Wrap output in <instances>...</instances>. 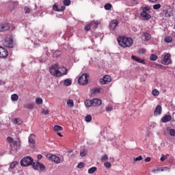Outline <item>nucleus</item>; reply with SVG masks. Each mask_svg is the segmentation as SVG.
<instances>
[{
	"label": "nucleus",
	"instance_id": "f257e3e1",
	"mask_svg": "<svg viewBox=\"0 0 175 175\" xmlns=\"http://www.w3.org/2000/svg\"><path fill=\"white\" fill-rule=\"evenodd\" d=\"M62 72L59 71V66L58 64H55L52 65L49 68V72L52 76H55V77H61V76H65V75H68V69L66 68H62Z\"/></svg>",
	"mask_w": 175,
	"mask_h": 175
},
{
	"label": "nucleus",
	"instance_id": "f03ea898",
	"mask_svg": "<svg viewBox=\"0 0 175 175\" xmlns=\"http://www.w3.org/2000/svg\"><path fill=\"white\" fill-rule=\"evenodd\" d=\"M118 43L120 47L126 49V47H131L133 44V39L126 36H119L117 38Z\"/></svg>",
	"mask_w": 175,
	"mask_h": 175
},
{
	"label": "nucleus",
	"instance_id": "7ed1b4c3",
	"mask_svg": "<svg viewBox=\"0 0 175 175\" xmlns=\"http://www.w3.org/2000/svg\"><path fill=\"white\" fill-rule=\"evenodd\" d=\"M102 105V100L99 98H94L93 100H86L85 101V106L86 107H96V106H100Z\"/></svg>",
	"mask_w": 175,
	"mask_h": 175
},
{
	"label": "nucleus",
	"instance_id": "20e7f679",
	"mask_svg": "<svg viewBox=\"0 0 175 175\" xmlns=\"http://www.w3.org/2000/svg\"><path fill=\"white\" fill-rule=\"evenodd\" d=\"M3 44L5 47H8L9 49H13V47H14V43L13 42V38L10 35L5 36Z\"/></svg>",
	"mask_w": 175,
	"mask_h": 175
},
{
	"label": "nucleus",
	"instance_id": "39448f33",
	"mask_svg": "<svg viewBox=\"0 0 175 175\" xmlns=\"http://www.w3.org/2000/svg\"><path fill=\"white\" fill-rule=\"evenodd\" d=\"M150 10H151V8H150V6L142 8V12H141V17L144 18V20H150V18H151V14H150V13H151V12H150Z\"/></svg>",
	"mask_w": 175,
	"mask_h": 175
},
{
	"label": "nucleus",
	"instance_id": "423d86ee",
	"mask_svg": "<svg viewBox=\"0 0 175 175\" xmlns=\"http://www.w3.org/2000/svg\"><path fill=\"white\" fill-rule=\"evenodd\" d=\"M33 163V159L31 157H25L23 158L21 161V166H31Z\"/></svg>",
	"mask_w": 175,
	"mask_h": 175
},
{
	"label": "nucleus",
	"instance_id": "0eeeda50",
	"mask_svg": "<svg viewBox=\"0 0 175 175\" xmlns=\"http://www.w3.org/2000/svg\"><path fill=\"white\" fill-rule=\"evenodd\" d=\"M78 83L81 85H85V84L88 83V74H83L81 77H79L78 79Z\"/></svg>",
	"mask_w": 175,
	"mask_h": 175
},
{
	"label": "nucleus",
	"instance_id": "6e6552de",
	"mask_svg": "<svg viewBox=\"0 0 175 175\" xmlns=\"http://www.w3.org/2000/svg\"><path fill=\"white\" fill-rule=\"evenodd\" d=\"M47 159L49 161H52V162H55V163H61V159L56 156L55 154H46Z\"/></svg>",
	"mask_w": 175,
	"mask_h": 175
},
{
	"label": "nucleus",
	"instance_id": "1a4fd4ad",
	"mask_svg": "<svg viewBox=\"0 0 175 175\" xmlns=\"http://www.w3.org/2000/svg\"><path fill=\"white\" fill-rule=\"evenodd\" d=\"M10 29V23L8 22L0 23V32H5Z\"/></svg>",
	"mask_w": 175,
	"mask_h": 175
},
{
	"label": "nucleus",
	"instance_id": "9d476101",
	"mask_svg": "<svg viewBox=\"0 0 175 175\" xmlns=\"http://www.w3.org/2000/svg\"><path fill=\"white\" fill-rule=\"evenodd\" d=\"M170 54L166 53L164 55L163 59L161 60V64L163 65H170L172 64V59H170Z\"/></svg>",
	"mask_w": 175,
	"mask_h": 175
},
{
	"label": "nucleus",
	"instance_id": "9b49d317",
	"mask_svg": "<svg viewBox=\"0 0 175 175\" xmlns=\"http://www.w3.org/2000/svg\"><path fill=\"white\" fill-rule=\"evenodd\" d=\"M100 84H109L111 81V77L109 75H105L103 79L99 80Z\"/></svg>",
	"mask_w": 175,
	"mask_h": 175
},
{
	"label": "nucleus",
	"instance_id": "f8f14e48",
	"mask_svg": "<svg viewBox=\"0 0 175 175\" xmlns=\"http://www.w3.org/2000/svg\"><path fill=\"white\" fill-rule=\"evenodd\" d=\"M9 55V52L5 48L0 46V58H6Z\"/></svg>",
	"mask_w": 175,
	"mask_h": 175
},
{
	"label": "nucleus",
	"instance_id": "ddd939ff",
	"mask_svg": "<svg viewBox=\"0 0 175 175\" xmlns=\"http://www.w3.org/2000/svg\"><path fill=\"white\" fill-rule=\"evenodd\" d=\"M118 21L113 20L109 23V29L111 31H116V28H117V25H118Z\"/></svg>",
	"mask_w": 175,
	"mask_h": 175
},
{
	"label": "nucleus",
	"instance_id": "4468645a",
	"mask_svg": "<svg viewBox=\"0 0 175 175\" xmlns=\"http://www.w3.org/2000/svg\"><path fill=\"white\" fill-rule=\"evenodd\" d=\"M131 58H132V59H133V61H135L136 62H138L139 64H143V65H146V61L144 59L137 57V56L132 55Z\"/></svg>",
	"mask_w": 175,
	"mask_h": 175
},
{
	"label": "nucleus",
	"instance_id": "2eb2a0df",
	"mask_svg": "<svg viewBox=\"0 0 175 175\" xmlns=\"http://www.w3.org/2000/svg\"><path fill=\"white\" fill-rule=\"evenodd\" d=\"M100 91H102V88H94L90 90L92 95H97V94H100Z\"/></svg>",
	"mask_w": 175,
	"mask_h": 175
},
{
	"label": "nucleus",
	"instance_id": "dca6fc26",
	"mask_svg": "<svg viewBox=\"0 0 175 175\" xmlns=\"http://www.w3.org/2000/svg\"><path fill=\"white\" fill-rule=\"evenodd\" d=\"M151 39V35L148 33H144L142 35V40H145L147 42V40H150Z\"/></svg>",
	"mask_w": 175,
	"mask_h": 175
},
{
	"label": "nucleus",
	"instance_id": "f3484780",
	"mask_svg": "<svg viewBox=\"0 0 175 175\" xmlns=\"http://www.w3.org/2000/svg\"><path fill=\"white\" fill-rule=\"evenodd\" d=\"M172 120V116L170 115H165L163 118H161L162 122H169Z\"/></svg>",
	"mask_w": 175,
	"mask_h": 175
},
{
	"label": "nucleus",
	"instance_id": "a211bd4d",
	"mask_svg": "<svg viewBox=\"0 0 175 175\" xmlns=\"http://www.w3.org/2000/svg\"><path fill=\"white\" fill-rule=\"evenodd\" d=\"M17 165H18V162L17 161H13L9 167V171L12 172V169H14V167H16V166H17Z\"/></svg>",
	"mask_w": 175,
	"mask_h": 175
},
{
	"label": "nucleus",
	"instance_id": "6ab92c4d",
	"mask_svg": "<svg viewBox=\"0 0 175 175\" xmlns=\"http://www.w3.org/2000/svg\"><path fill=\"white\" fill-rule=\"evenodd\" d=\"M96 170H98V168H96V167H92L88 170V173L89 174H94V173H95Z\"/></svg>",
	"mask_w": 175,
	"mask_h": 175
},
{
	"label": "nucleus",
	"instance_id": "aec40b11",
	"mask_svg": "<svg viewBox=\"0 0 175 175\" xmlns=\"http://www.w3.org/2000/svg\"><path fill=\"white\" fill-rule=\"evenodd\" d=\"M11 100H12V102H17V100H18V95L16 94H12L11 96Z\"/></svg>",
	"mask_w": 175,
	"mask_h": 175
},
{
	"label": "nucleus",
	"instance_id": "412c9836",
	"mask_svg": "<svg viewBox=\"0 0 175 175\" xmlns=\"http://www.w3.org/2000/svg\"><path fill=\"white\" fill-rule=\"evenodd\" d=\"M53 129L55 131V132H59V131H64V128H62V126H59V125H56L53 127Z\"/></svg>",
	"mask_w": 175,
	"mask_h": 175
},
{
	"label": "nucleus",
	"instance_id": "4be33fe9",
	"mask_svg": "<svg viewBox=\"0 0 175 175\" xmlns=\"http://www.w3.org/2000/svg\"><path fill=\"white\" fill-rule=\"evenodd\" d=\"M14 124H17V125H21L23 124V120L20 118H15L14 119Z\"/></svg>",
	"mask_w": 175,
	"mask_h": 175
},
{
	"label": "nucleus",
	"instance_id": "5701e85b",
	"mask_svg": "<svg viewBox=\"0 0 175 175\" xmlns=\"http://www.w3.org/2000/svg\"><path fill=\"white\" fill-rule=\"evenodd\" d=\"M164 41L165 43H172V42H173V38L171 36H167L165 38Z\"/></svg>",
	"mask_w": 175,
	"mask_h": 175
},
{
	"label": "nucleus",
	"instance_id": "b1692460",
	"mask_svg": "<svg viewBox=\"0 0 175 175\" xmlns=\"http://www.w3.org/2000/svg\"><path fill=\"white\" fill-rule=\"evenodd\" d=\"M38 169H40V172H44V170H46V167L44 166V165H43V163H40V164H38Z\"/></svg>",
	"mask_w": 175,
	"mask_h": 175
},
{
	"label": "nucleus",
	"instance_id": "393cba45",
	"mask_svg": "<svg viewBox=\"0 0 175 175\" xmlns=\"http://www.w3.org/2000/svg\"><path fill=\"white\" fill-rule=\"evenodd\" d=\"M32 167L34 169V170H39V165H40V163H32Z\"/></svg>",
	"mask_w": 175,
	"mask_h": 175
},
{
	"label": "nucleus",
	"instance_id": "a878e982",
	"mask_svg": "<svg viewBox=\"0 0 175 175\" xmlns=\"http://www.w3.org/2000/svg\"><path fill=\"white\" fill-rule=\"evenodd\" d=\"M64 85H66V87H69V85H72V80L70 79L64 80Z\"/></svg>",
	"mask_w": 175,
	"mask_h": 175
},
{
	"label": "nucleus",
	"instance_id": "bb28decb",
	"mask_svg": "<svg viewBox=\"0 0 175 175\" xmlns=\"http://www.w3.org/2000/svg\"><path fill=\"white\" fill-rule=\"evenodd\" d=\"M85 121H86V122H91V121H92V116L91 115L86 116Z\"/></svg>",
	"mask_w": 175,
	"mask_h": 175
},
{
	"label": "nucleus",
	"instance_id": "cd10ccee",
	"mask_svg": "<svg viewBox=\"0 0 175 175\" xmlns=\"http://www.w3.org/2000/svg\"><path fill=\"white\" fill-rule=\"evenodd\" d=\"M150 61H157V59H158V56L155 54H152L150 55Z\"/></svg>",
	"mask_w": 175,
	"mask_h": 175
},
{
	"label": "nucleus",
	"instance_id": "c85d7f7f",
	"mask_svg": "<svg viewBox=\"0 0 175 175\" xmlns=\"http://www.w3.org/2000/svg\"><path fill=\"white\" fill-rule=\"evenodd\" d=\"M74 105L75 104H74L73 100L72 99H69L67 101V105L68 106V107H73Z\"/></svg>",
	"mask_w": 175,
	"mask_h": 175
},
{
	"label": "nucleus",
	"instance_id": "c756f323",
	"mask_svg": "<svg viewBox=\"0 0 175 175\" xmlns=\"http://www.w3.org/2000/svg\"><path fill=\"white\" fill-rule=\"evenodd\" d=\"M152 94L154 96H158L159 95V90L154 89L152 91Z\"/></svg>",
	"mask_w": 175,
	"mask_h": 175
},
{
	"label": "nucleus",
	"instance_id": "7c9ffc66",
	"mask_svg": "<svg viewBox=\"0 0 175 175\" xmlns=\"http://www.w3.org/2000/svg\"><path fill=\"white\" fill-rule=\"evenodd\" d=\"M36 103L37 105H42V103H43V99H42V98H36Z\"/></svg>",
	"mask_w": 175,
	"mask_h": 175
},
{
	"label": "nucleus",
	"instance_id": "2f4dec72",
	"mask_svg": "<svg viewBox=\"0 0 175 175\" xmlns=\"http://www.w3.org/2000/svg\"><path fill=\"white\" fill-rule=\"evenodd\" d=\"M61 54H62V52L60 51H55L53 53V57H59V55H61Z\"/></svg>",
	"mask_w": 175,
	"mask_h": 175
},
{
	"label": "nucleus",
	"instance_id": "473e14b6",
	"mask_svg": "<svg viewBox=\"0 0 175 175\" xmlns=\"http://www.w3.org/2000/svg\"><path fill=\"white\" fill-rule=\"evenodd\" d=\"M71 1L70 0H64L63 1V5H64V6H69V5H70Z\"/></svg>",
	"mask_w": 175,
	"mask_h": 175
},
{
	"label": "nucleus",
	"instance_id": "72a5a7b5",
	"mask_svg": "<svg viewBox=\"0 0 175 175\" xmlns=\"http://www.w3.org/2000/svg\"><path fill=\"white\" fill-rule=\"evenodd\" d=\"M111 7H112V5L110 3H107L104 6L105 10H110V9H111Z\"/></svg>",
	"mask_w": 175,
	"mask_h": 175
},
{
	"label": "nucleus",
	"instance_id": "f704fd0d",
	"mask_svg": "<svg viewBox=\"0 0 175 175\" xmlns=\"http://www.w3.org/2000/svg\"><path fill=\"white\" fill-rule=\"evenodd\" d=\"M163 14H164V17H170V12L167 10L163 11Z\"/></svg>",
	"mask_w": 175,
	"mask_h": 175
},
{
	"label": "nucleus",
	"instance_id": "c9c22d12",
	"mask_svg": "<svg viewBox=\"0 0 175 175\" xmlns=\"http://www.w3.org/2000/svg\"><path fill=\"white\" fill-rule=\"evenodd\" d=\"M24 10H25V13L26 14L31 12V8H29V7H28V6H25V7L24 8Z\"/></svg>",
	"mask_w": 175,
	"mask_h": 175
},
{
	"label": "nucleus",
	"instance_id": "e433bc0d",
	"mask_svg": "<svg viewBox=\"0 0 175 175\" xmlns=\"http://www.w3.org/2000/svg\"><path fill=\"white\" fill-rule=\"evenodd\" d=\"M29 143L31 144H35V139L32 138V136L29 137Z\"/></svg>",
	"mask_w": 175,
	"mask_h": 175
},
{
	"label": "nucleus",
	"instance_id": "4c0bfd02",
	"mask_svg": "<svg viewBox=\"0 0 175 175\" xmlns=\"http://www.w3.org/2000/svg\"><path fill=\"white\" fill-rule=\"evenodd\" d=\"M104 166L107 168L111 167V163L107 161L104 163Z\"/></svg>",
	"mask_w": 175,
	"mask_h": 175
},
{
	"label": "nucleus",
	"instance_id": "58836bf2",
	"mask_svg": "<svg viewBox=\"0 0 175 175\" xmlns=\"http://www.w3.org/2000/svg\"><path fill=\"white\" fill-rule=\"evenodd\" d=\"M107 159H109V157H107V154H105L101 157L100 161L103 162L104 161H107Z\"/></svg>",
	"mask_w": 175,
	"mask_h": 175
},
{
	"label": "nucleus",
	"instance_id": "ea45409f",
	"mask_svg": "<svg viewBox=\"0 0 175 175\" xmlns=\"http://www.w3.org/2000/svg\"><path fill=\"white\" fill-rule=\"evenodd\" d=\"M50 113V111H49V110H42L41 111V114L42 116H47L49 113Z\"/></svg>",
	"mask_w": 175,
	"mask_h": 175
},
{
	"label": "nucleus",
	"instance_id": "a19ab883",
	"mask_svg": "<svg viewBox=\"0 0 175 175\" xmlns=\"http://www.w3.org/2000/svg\"><path fill=\"white\" fill-rule=\"evenodd\" d=\"M167 157H169V154L166 155H163L160 161H161V162H163V161H166V159H167Z\"/></svg>",
	"mask_w": 175,
	"mask_h": 175
},
{
	"label": "nucleus",
	"instance_id": "79ce46f5",
	"mask_svg": "<svg viewBox=\"0 0 175 175\" xmlns=\"http://www.w3.org/2000/svg\"><path fill=\"white\" fill-rule=\"evenodd\" d=\"M153 9L154 10H158V9H161V4H155L153 5Z\"/></svg>",
	"mask_w": 175,
	"mask_h": 175
},
{
	"label": "nucleus",
	"instance_id": "37998d69",
	"mask_svg": "<svg viewBox=\"0 0 175 175\" xmlns=\"http://www.w3.org/2000/svg\"><path fill=\"white\" fill-rule=\"evenodd\" d=\"M162 111L161 110H154V116H159V114H161Z\"/></svg>",
	"mask_w": 175,
	"mask_h": 175
},
{
	"label": "nucleus",
	"instance_id": "c03bdc74",
	"mask_svg": "<svg viewBox=\"0 0 175 175\" xmlns=\"http://www.w3.org/2000/svg\"><path fill=\"white\" fill-rule=\"evenodd\" d=\"M143 159V157L139 156L138 157L134 158V162H137L139 161H142Z\"/></svg>",
	"mask_w": 175,
	"mask_h": 175
},
{
	"label": "nucleus",
	"instance_id": "a18cd8bd",
	"mask_svg": "<svg viewBox=\"0 0 175 175\" xmlns=\"http://www.w3.org/2000/svg\"><path fill=\"white\" fill-rule=\"evenodd\" d=\"M14 146H16V148H20V141H15L14 142Z\"/></svg>",
	"mask_w": 175,
	"mask_h": 175
},
{
	"label": "nucleus",
	"instance_id": "49530a36",
	"mask_svg": "<svg viewBox=\"0 0 175 175\" xmlns=\"http://www.w3.org/2000/svg\"><path fill=\"white\" fill-rule=\"evenodd\" d=\"M170 167H160L161 172H165V170H170Z\"/></svg>",
	"mask_w": 175,
	"mask_h": 175
},
{
	"label": "nucleus",
	"instance_id": "de8ad7c7",
	"mask_svg": "<svg viewBox=\"0 0 175 175\" xmlns=\"http://www.w3.org/2000/svg\"><path fill=\"white\" fill-rule=\"evenodd\" d=\"M53 10H55V12H59L60 11L59 8H58V5H57L55 4L53 5Z\"/></svg>",
	"mask_w": 175,
	"mask_h": 175
},
{
	"label": "nucleus",
	"instance_id": "09e8293b",
	"mask_svg": "<svg viewBox=\"0 0 175 175\" xmlns=\"http://www.w3.org/2000/svg\"><path fill=\"white\" fill-rule=\"evenodd\" d=\"M80 155L81 157H85V155H87V152H85V150H81Z\"/></svg>",
	"mask_w": 175,
	"mask_h": 175
},
{
	"label": "nucleus",
	"instance_id": "8fccbe9b",
	"mask_svg": "<svg viewBox=\"0 0 175 175\" xmlns=\"http://www.w3.org/2000/svg\"><path fill=\"white\" fill-rule=\"evenodd\" d=\"M77 167L78 169H82V167H84V163H79L77 165Z\"/></svg>",
	"mask_w": 175,
	"mask_h": 175
},
{
	"label": "nucleus",
	"instance_id": "3c124183",
	"mask_svg": "<svg viewBox=\"0 0 175 175\" xmlns=\"http://www.w3.org/2000/svg\"><path fill=\"white\" fill-rule=\"evenodd\" d=\"M90 25H92V27H94V28H96L98 27V23L93 21L90 23Z\"/></svg>",
	"mask_w": 175,
	"mask_h": 175
},
{
	"label": "nucleus",
	"instance_id": "603ef678",
	"mask_svg": "<svg viewBox=\"0 0 175 175\" xmlns=\"http://www.w3.org/2000/svg\"><path fill=\"white\" fill-rule=\"evenodd\" d=\"M170 136H175V130L174 129H170Z\"/></svg>",
	"mask_w": 175,
	"mask_h": 175
},
{
	"label": "nucleus",
	"instance_id": "864d4df0",
	"mask_svg": "<svg viewBox=\"0 0 175 175\" xmlns=\"http://www.w3.org/2000/svg\"><path fill=\"white\" fill-rule=\"evenodd\" d=\"M91 24L90 25H86L85 26V31H90V29H91Z\"/></svg>",
	"mask_w": 175,
	"mask_h": 175
},
{
	"label": "nucleus",
	"instance_id": "5fc2aeb1",
	"mask_svg": "<svg viewBox=\"0 0 175 175\" xmlns=\"http://www.w3.org/2000/svg\"><path fill=\"white\" fill-rule=\"evenodd\" d=\"M7 141L8 142V143H13V137H7Z\"/></svg>",
	"mask_w": 175,
	"mask_h": 175
},
{
	"label": "nucleus",
	"instance_id": "6e6d98bb",
	"mask_svg": "<svg viewBox=\"0 0 175 175\" xmlns=\"http://www.w3.org/2000/svg\"><path fill=\"white\" fill-rule=\"evenodd\" d=\"M138 52H139V54H144L146 53V49H141L139 50Z\"/></svg>",
	"mask_w": 175,
	"mask_h": 175
},
{
	"label": "nucleus",
	"instance_id": "4d7b16f0",
	"mask_svg": "<svg viewBox=\"0 0 175 175\" xmlns=\"http://www.w3.org/2000/svg\"><path fill=\"white\" fill-rule=\"evenodd\" d=\"M27 106L28 109H32L34 105H33V103H30V104H28Z\"/></svg>",
	"mask_w": 175,
	"mask_h": 175
},
{
	"label": "nucleus",
	"instance_id": "13d9d810",
	"mask_svg": "<svg viewBox=\"0 0 175 175\" xmlns=\"http://www.w3.org/2000/svg\"><path fill=\"white\" fill-rule=\"evenodd\" d=\"M65 9H66V7H65V5H62L61 7V8L59 9V12H64V10H65Z\"/></svg>",
	"mask_w": 175,
	"mask_h": 175
},
{
	"label": "nucleus",
	"instance_id": "bf43d9fd",
	"mask_svg": "<svg viewBox=\"0 0 175 175\" xmlns=\"http://www.w3.org/2000/svg\"><path fill=\"white\" fill-rule=\"evenodd\" d=\"M155 110H162V106L157 105L155 108Z\"/></svg>",
	"mask_w": 175,
	"mask_h": 175
},
{
	"label": "nucleus",
	"instance_id": "052dcab7",
	"mask_svg": "<svg viewBox=\"0 0 175 175\" xmlns=\"http://www.w3.org/2000/svg\"><path fill=\"white\" fill-rule=\"evenodd\" d=\"M150 161H151V157H146L145 159V162H150Z\"/></svg>",
	"mask_w": 175,
	"mask_h": 175
},
{
	"label": "nucleus",
	"instance_id": "680f3d73",
	"mask_svg": "<svg viewBox=\"0 0 175 175\" xmlns=\"http://www.w3.org/2000/svg\"><path fill=\"white\" fill-rule=\"evenodd\" d=\"M106 110H113V107L108 106V107H107Z\"/></svg>",
	"mask_w": 175,
	"mask_h": 175
},
{
	"label": "nucleus",
	"instance_id": "e2e57ef3",
	"mask_svg": "<svg viewBox=\"0 0 175 175\" xmlns=\"http://www.w3.org/2000/svg\"><path fill=\"white\" fill-rule=\"evenodd\" d=\"M160 170H161V168L158 167L156 170H153L152 172H153V173H155V172H160Z\"/></svg>",
	"mask_w": 175,
	"mask_h": 175
},
{
	"label": "nucleus",
	"instance_id": "0e129e2a",
	"mask_svg": "<svg viewBox=\"0 0 175 175\" xmlns=\"http://www.w3.org/2000/svg\"><path fill=\"white\" fill-rule=\"evenodd\" d=\"M158 0H148L149 2H152V3H155Z\"/></svg>",
	"mask_w": 175,
	"mask_h": 175
},
{
	"label": "nucleus",
	"instance_id": "69168bd1",
	"mask_svg": "<svg viewBox=\"0 0 175 175\" xmlns=\"http://www.w3.org/2000/svg\"><path fill=\"white\" fill-rule=\"evenodd\" d=\"M42 158H43V156H42V154L38 155V159H42Z\"/></svg>",
	"mask_w": 175,
	"mask_h": 175
},
{
	"label": "nucleus",
	"instance_id": "338daca9",
	"mask_svg": "<svg viewBox=\"0 0 175 175\" xmlns=\"http://www.w3.org/2000/svg\"><path fill=\"white\" fill-rule=\"evenodd\" d=\"M57 135L59 136V137H62L64 136L61 133H57Z\"/></svg>",
	"mask_w": 175,
	"mask_h": 175
}]
</instances>
